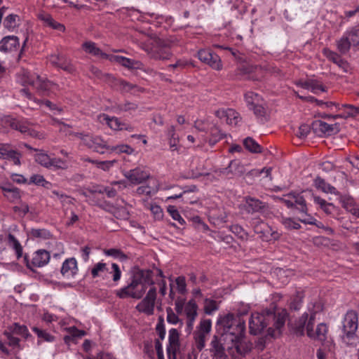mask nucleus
I'll list each match as a JSON object with an SVG mask.
<instances>
[{
	"label": "nucleus",
	"instance_id": "nucleus-64",
	"mask_svg": "<svg viewBox=\"0 0 359 359\" xmlns=\"http://www.w3.org/2000/svg\"><path fill=\"white\" fill-rule=\"evenodd\" d=\"M149 209L156 220H161L163 219V211L161 206L154 203L150 205Z\"/></svg>",
	"mask_w": 359,
	"mask_h": 359
},
{
	"label": "nucleus",
	"instance_id": "nucleus-30",
	"mask_svg": "<svg viewBox=\"0 0 359 359\" xmlns=\"http://www.w3.org/2000/svg\"><path fill=\"white\" fill-rule=\"evenodd\" d=\"M109 264L104 262H98L91 269L90 273L93 278L102 277L104 280H108L107 270Z\"/></svg>",
	"mask_w": 359,
	"mask_h": 359
},
{
	"label": "nucleus",
	"instance_id": "nucleus-33",
	"mask_svg": "<svg viewBox=\"0 0 359 359\" xmlns=\"http://www.w3.org/2000/svg\"><path fill=\"white\" fill-rule=\"evenodd\" d=\"M245 208L248 212H264L265 205L258 199L248 198H246Z\"/></svg>",
	"mask_w": 359,
	"mask_h": 359
},
{
	"label": "nucleus",
	"instance_id": "nucleus-28",
	"mask_svg": "<svg viewBox=\"0 0 359 359\" xmlns=\"http://www.w3.org/2000/svg\"><path fill=\"white\" fill-rule=\"evenodd\" d=\"M156 332L158 335L159 339L155 341V349L157 353L158 359H164L163 350L161 344L165 336V330L163 324L158 323L156 327Z\"/></svg>",
	"mask_w": 359,
	"mask_h": 359
},
{
	"label": "nucleus",
	"instance_id": "nucleus-18",
	"mask_svg": "<svg viewBox=\"0 0 359 359\" xmlns=\"http://www.w3.org/2000/svg\"><path fill=\"white\" fill-rule=\"evenodd\" d=\"M323 309V304L320 299H314L311 300L307 306L308 323H315L316 319L320 318V316Z\"/></svg>",
	"mask_w": 359,
	"mask_h": 359
},
{
	"label": "nucleus",
	"instance_id": "nucleus-6",
	"mask_svg": "<svg viewBox=\"0 0 359 359\" xmlns=\"http://www.w3.org/2000/svg\"><path fill=\"white\" fill-rule=\"evenodd\" d=\"M212 329V321L204 319L200 322L194 333V343L191 352L189 353L188 359H197L200 352L205 348V341Z\"/></svg>",
	"mask_w": 359,
	"mask_h": 359
},
{
	"label": "nucleus",
	"instance_id": "nucleus-4",
	"mask_svg": "<svg viewBox=\"0 0 359 359\" xmlns=\"http://www.w3.org/2000/svg\"><path fill=\"white\" fill-rule=\"evenodd\" d=\"M18 81L22 86H32L41 95H49L55 93L58 88L57 85L24 69L18 74Z\"/></svg>",
	"mask_w": 359,
	"mask_h": 359
},
{
	"label": "nucleus",
	"instance_id": "nucleus-20",
	"mask_svg": "<svg viewBox=\"0 0 359 359\" xmlns=\"http://www.w3.org/2000/svg\"><path fill=\"white\" fill-rule=\"evenodd\" d=\"M134 15H138L137 17V20H147L149 22H156V25H161L163 22H166L168 24H171L172 22V17L163 16L157 15L153 13H141L138 11H133Z\"/></svg>",
	"mask_w": 359,
	"mask_h": 359
},
{
	"label": "nucleus",
	"instance_id": "nucleus-54",
	"mask_svg": "<svg viewBox=\"0 0 359 359\" xmlns=\"http://www.w3.org/2000/svg\"><path fill=\"white\" fill-rule=\"evenodd\" d=\"M82 47L86 53L93 55L98 56L103 55L102 51L96 46V44L94 42L86 41L83 43Z\"/></svg>",
	"mask_w": 359,
	"mask_h": 359
},
{
	"label": "nucleus",
	"instance_id": "nucleus-29",
	"mask_svg": "<svg viewBox=\"0 0 359 359\" xmlns=\"http://www.w3.org/2000/svg\"><path fill=\"white\" fill-rule=\"evenodd\" d=\"M245 172L244 166L239 161H231L229 166L222 170V173L227 176L231 175H241Z\"/></svg>",
	"mask_w": 359,
	"mask_h": 359
},
{
	"label": "nucleus",
	"instance_id": "nucleus-17",
	"mask_svg": "<svg viewBox=\"0 0 359 359\" xmlns=\"http://www.w3.org/2000/svg\"><path fill=\"white\" fill-rule=\"evenodd\" d=\"M11 126L14 129L20 131L25 136L36 137L39 140L44 139L46 137L44 133L34 130L29 123L25 121H15L12 123Z\"/></svg>",
	"mask_w": 359,
	"mask_h": 359
},
{
	"label": "nucleus",
	"instance_id": "nucleus-11",
	"mask_svg": "<svg viewBox=\"0 0 359 359\" xmlns=\"http://www.w3.org/2000/svg\"><path fill=\"white\" fill-rule=\"evenodd\" d=\"M97 121L101 123H106L111 129L114 130L133 131L134 128L129 123L121 122L117 117H110L107 114H100L97 116Z\"/></svg>",
	"mask_w": 359,
	"mask_h": 359
},
{
	"label": "nucleus",
	"instance_id": "nucleus-16",
	"mask_svg": "<svg viewBox=\"0 0 359 359\" xmlns=\"http://www.w3.org/2000/svg\"><path fill=\"white\" fill-rule=\"evenodd\" d=\"M315 323H307L306 324V334L313 339L325 341L327 339L328 332V327L325 323H319L316 329L313 330Z\"/></svg>",
	"mask_w": 359,
	"mask_h": 359
},
{
	"label": "nucleus",
	"instance_id": "nucleus-21",
	"mask_svg": "<svg viewBox=\"0 0 359 359\" xmlns=\"http://www.w3.org/2000/svg\"><path fill=\"white\" fill-rule=\"evenodd\" d=\"M37 18L46 27L61 32H64L65 31V27L63 24L55 21L50 14L45 11H40L37 14Z\"/></svg>",
	"mask_w": 359,
	"mask_h": 359
},
{
	"label": "nucleus",
	"instance_id": "nucleus-7",
	"mask_svg": "<svg viewBox=\"0 0 359 359\" xmlns=\"http://www.w3.org/2000/svg\"><path fill=\"white\" fill-rule=\"evenodd\" d=\"M358 327V316L356 311H348L343 320V341L348 345H353L358 341L355 332Z\"/></svg>",
	"mask_w": 359,
	"mask_h": 359
},
{
	"label": "nucleus",
	"instance_id": "nucleus-44",
	"mask_svg": "<svg viewBox=\"0 0 359 359\" xmlns=\"http://www.w3.org/2000/svg\"><path fill=\"white\" fill-rule=\"evenodd\" d=\"M68 335L64 337V341L67 344H69L73 342L76 338H80L85 334L84 331H81L76 328L75 327H69L67 328Z\"/></svg>",
	"mask_w": 359,
	"mask_h": 359
},
{
	"label": "nucleus",
	"instance_id": "nucleus-63",
	"mask_svg": "<svg viewBox=\"0 0 359 359\" xmlns=\"http://www.w3.org/2000/svg\"><path fill=\"white\" fill-rule=\"evenodd\" d=\"M218 309L217 304L215 301L206 299L204 304V311L205 313L210 315Z\"/></svg>",
	"mask_w": 359,
	"mask_h": 359
},
{
	"label": "nucleus",
	"instance_id": "nucleus-47",
	"mask_svg": "<svg viewBox=\"0 0 359 359\" xmlns=\"http://www.w3.org/2000/svg\"><path fill=\"white\" fill-rule=\"evenodd\" d=\"M93 142L90 149L98 153L104 154L106 149H109V147L100 136H94Z\"/></svg>",
	"mask_w": 359,
	"mask_h": 359
},
{
	"label": "nucleus",
	"instance_id": "nucleus-25",
	"mask_svg": "<svg viewBox=\"0 0 359 359\" xmlns=\"http://www.w3.org/2000/svg\"><path fill=\"white\" fill-rule=\"evenodd\" d=\"M49 259V253L45 250H39L33 255L31 264L27 262V266L32 269V266L42 267L48 264Z\"/></svg>",
	"mask_w": 359,
	"mask_h": 359
},
{
	"label": "nucleus",
	"instance_id": "nucleus-32",
	"mask_svg": "<svg viewBox=\"0 0 359 359\" xmlns=\"http://www.w3.org/2000/svg\"><path fill=\"white\" fill-rule=\"evenodd\" d=\"M107 276H109V279L111 278L113 280L114 285H117L122 276V271L119 265L116 263L110 264L107 270Z\"/></svg>",
	"mask_w": 359,
	"mask_h": 359
},
{
	"label": "nucleus",
	"instance_id": "nucleus-46",
	"mask_svg": "<svg viewBox=\"0 0 359 359\" xmlns=\"http://www.w3.org/2000/svg\"><path fill=\"white\" fill-rule=\"evenodd\" d=\"M20 92L23 95H25V97H27V98H29L31 100H33L34 102H37V104L39 105H45L46 107H48L51 110H57L58 111H61L60 109L57 108L54 104H53L51 102H50L48 100L43 101V100H36L35 99H33L32 94L26 88L22 89Z\"/></svg>",
	"mask_w": 359,
	"mask_h": 359
},
{
	"label": "nucleus",
	"instance_id": "nucleus-31",
	"mask_svg": "<svg viewBox=\"0 0 359 359\" xmlns=\"http://www.w3.org/2000/svg\"><path fill=\"white\" fill-rule=\"evenodd\" d=\"M299 85L304 89L311 90L313 93L325 91V88L315 79H308L304 81H300Z\"/></svg>",
	"mask_w": 359,
	"mask_h": 359
},
{
	"label": "nucleus",
	"instance_id": "nucleus-37",
	"mask_svg": "<svg viewBox=\"0 0 359 359\" xmlns=\"http://www.w3.org/2000/svg\"><path fill=\"white\" fill-rule=\"evenodd\" d=\"M32 330L38 337V344L43 341L53 342L55 339V337L53 335L50 334L47 331L41 330L37 327H33Z\"/></svg>",
	"mask_w": 359,
	"mask_h": 359
},
{
	"label": "nucleus",
	"instance_id": "nucleus-8",
	"mask_svg": "<svg viewBox=\"0 0 359 359\" xmlns=\"http://www.w3.org/2000/svg\"><path fill=\"white\" fill-rule=\"evenodd\" d=\"M154 42L155 45L153 47L144 46L143 49L155 60H169L172 55L168 48L170 45L160 39L156 40Z\"/></svg>",
	"mask_w": 359,
	"mask_h": 359
},
{
	"label": "nucleus",
	"instance_id": "nucleus-40",
	"mask_svg": "<svg viewBox=\"0 0 359 359\" xmlns=\"http://www.w3.org/2000/svg\"><path fill=\"white\" fill-rule=\"evenodd\" d=\"M245 100L250 109H252L253 107L258 105L259 103H262L264 101L259 94L254 92H248L245 93Z\"/></svg>",
	"mask_w": 359,
	"mask_h": 359
},
{
	"label": "nucleus",
	"instance_id": "nucleus-45",
	"mask_svg": "<svg viewBox=\"0 0 359 359\" xmlns=\"http://www.w3.org/2000/svg\"><path fill=\"white\" fill-rule=\"evenodd\" d=\"M28 184L41 186L46 189H50L52 187V184L46 181L43 176L39 174L32 175L28 180Z\"/></svg>",
	"mask_w": 359,
	"mask_h": 359
},
{
	"label": "nucleus",
	"instance_id": "nucleus-38",
	"mask_svg": "<svg viewBox=\"0 0 359 359\" xmlns=\"http://www.w3.org/2000/svg\"><path fill=\"white\" fill-rule=\"evenodd\" d=\"M314 185L318 189L321 190L325 193L333 194H338V192L337 191L336 189L334 187L327 183L323 179L320 177L316 178V180H314Z\"/></svg>",
	"mask_w": 359,
	"mask_h": 359
},
{
	"label": "nucleus",
	"instance_id": "nucleus-52",
	"mask_svg": "<svg viewBox=\"0 0 359 359\" xmlns=\"http://www.w3.org/2000/svg\"><path fill=\"white\" fill-rule=\"evenodd\" d=\"M19 17L17 15H8L4 22V27L9 31H13L18 25Z\"/></svg>",
	"mask_w": 359,
	"mask_h": 359
},
{
	"label": "nucleus",
	"instance_id": "nucleus-50",
	"mask_svg": "<svg viewBox=\"0 0 359 359\" xmlns=\"http://www.w3.org/2000/svg\"><path fill=\"white\" fill-rule=\"evenodd\" d=\"M323 53L330 60L332 61L339 67H344L346 65L345 62L337 53L327 48H325L323 50Z\"/></svg>",
	"mask_w": 359,
	"mask_h": 359
},
{
	"label": "nucleus",
	"instance_id": "nucleus-55",
	"mask_svg": "<svg viewBox=\"0 0 359 359\" xmlns=\"http://www.w3.org/2000/svg\"><path fill=\"white\" fill-rule=\"evenodd\" d=\"M4 196L11 202H17L21 198L20 191L18 188L6 189Z\"/></svg>",
	"mask_w": 359,
	"mask_h": 359
},
{
	"label": "nucleus",
	"instance_id": "nucleus-9",
	"mask_svg": "<svg viewBox=\"0 0 359 359\" xmlns=\"http://www.w3.org/2000/svg\"><path fill=\"white\" fill-rule=\"evenodd\" d=\"M156 294V288L154 286L151 287L144 298L137 304L136 309L146 315H152L154 311Z\"/></svg>",
	"mask_w": 359,
	"mask_h": 359
},
{
	"label": "nucleus",
	"instance_id": "nucleus-14",
	"mask_svg": "<svg viewBox=\"0 0 359 359\" xmlns=\"http://www.w3.org/2000/svg\"><path fill=\"white\" fill-rule=\"evenodd\" d=\"M198 59L215 70H220L222 65L219 57L210 50L201 49L198 52Z\"/></svg>",
	"mask_w": 359,
	"mask_h": 359
},
{
	"label": "nucleus",
	"instance_id": "nucleus-34",
	"mask_svg": "<svg viewBox=\"0 0 359 359\" xmlns=\"http://www.w3.org/2000/svg\"><path fill=\"white\" fill-rule=\"evenodd\" d=\"M308 321V313H304L294 323H291L290 325L297 334L302 336L304 333V327H306V324Z\"/></svg>",
	"mask_w": 359,
	"mask_h": 359
},
{
	"label": "nucleus",
	"instance_id": "nucleus-22",
	"mask_svg": "<svg viewBox=\"0 0 359 359\" xmlns=\"http://www.w3.org/2000/svg\"><path fill=\"white\" fill-rule=\"evenodd\" d=\"M110 60L117 62L130 69H143L146 71L143 68V64L138 60H132L121 55H112L110 57Z\"/></svg>",
	"mask_w": 359,
	"mask_h": 359
},
{
	"label": "nucleus",
	"instance_id": "nucleus-39",
	"mask_svg": "<svg viewBox=\"0 0 359 359\" xmlns=\"http://www.w3.org/2000/svg\"><path fill=\"white\" fill-rule=\"evenodd\" d=\"M49 60L53 65L69 72H72L74 69L73 67L70 64L66 62L63 57L60 55H53L50 57Z\"/></svg>",
	"mask_w": 359,
	"mask_h": 359
},
{
	"label": "nucleus",
	"instance_id": "nucleus-60",
	"mask_svg": "<svg viewBox=\"0 0 359 359\" xmlns=\"http://www.w3.org/2000/svg\"><path fill=\"white\" fill-rule=\"evenodd\" d=\"M168 212L172 217V218L177 221L181 225H184L185 224L184 219L180 215L177 209L173 205H169L167 209Z\"/></svg>",
	"mask_w": 359,
	"mask_h": 359
},
{
	"label": "nucleus",
	"instance_id": "nucleus-49",
	"mask_svg": "<svg viewBox=\"0 0 359 359\" xmlns=\"http://www.w3.org/2000/svg\"><path fill=\"white\" fill-rule=\"evenodd\" d=\"M168 135L169 137V145L172 151H176L178 149L179 137L175 133L174 126H170L168 130Z\"/></svg>",
	"mask_w": 359,
	"mask_h": 359
},
{
	"label": "nucleus",
	"instance_id": "nucleus-26",
	"mask_svg": "<svg viewBox=\"0 0 359 359\" xmlns=\"http://www.w3.org/2000/svg\"><path fill=\"white\" fill-rule=\"evenodd\" d=\"M209 351L210 353V355L212 358L220 359L226 356L225 348L219 341L218 337L215 335L212 337V341L210 344Z\"/></svg>",
	"mask_w": 359,
	"mask_h": 359
},
{
	"label": "nucleus",
	"instance_id": "nucleus-62",
	"mask_svg": "<svg viewBox=\"0 0 359 359\" xmlns=\"http://www.w3.org/2000/svg\"><path fill=\"white\" fill-rule=\"evenodd\" d=\"M230 230L233 233L242 240H245L248 237V233L243 229V227L238 224L231 226Z\"/></svg>",
	"mask_w": 359,
	"mask_h": 359
},
{
	"label": "nucleus",
	"instance_id": "nucleus-51",
	"mask_svg": "<svg viewBox=\"0 0 359 359\" xmlns=\"http://www.w3.org/2000/svg\"><path fill=\"white\" fill-rule=\"evenodd\" d=\"M346 33L352 43V46L359 50V26L352 27L346 31Z\"/></svg>",
	"mask_w": 359,
	"mask_h": 359
},
{
	"label": "nucleus",
	"instance_id": "nucleus-15",
	"mask_svg": "<svg viewBox=\"0 0 359 359\" xmlns=\"http://www.w3.org/2000/svg\"><path fill=\"white\" fill-rule=\"evenodd\" d=\"M20 50L22 53V48H20L19 39L15 36H7L0 41V51L4 53L13 54Z\"/></svg>",
	"mask_w": 359,
	"mask_h": 359
},
{
	"label": "nucleus",
	"instance_id": "nucleus-53",
	"mask_svg": "<svg viewBox=\"0 0 359 359\" xmlns=\"http://www.w3.org/2000/svg\"><path fill=\"white\" fill-rule=\"evenodd\" d=\"M197 309L198 306L196 302L193 299L189 300L186 304L184 309L187 318H196L198 314Z\"/></svg>",
	"mask_w": 359,
	"mask_h": 359
},
{
	"label": "nucleus",
	"instance_id": "nucleus-24",
	"mask_svg": "<svg viewBox=\"0 0 359 359\" xmlns=\"http://www.w3.org/2000/svg\"><path fill=\"white\" fill-rule=\"evenodd\" d=\"M78 273L77 262L75 258L67 259L62 265L61 273L66 278H72Z\"/></svg>",
	"mask_w": 359,
	"mask_h": 359
},
{
	"label": "nucleus",
	"instance_id": "nucleus-59",
	"mask_svg": "<svg viewBox=\"0 0 359 359\" xmlns=\"http://www.w3.org/2000/svg\"><path fill=\"white\" fill-rule=\"evenodd\" d=\"M109 150L111 152H116L117 154L126 153L128 154H132L134 152V149L128 144H120L111 147H109Z\"/></svg>",
	"mask_w": 359,
	"mask_h": 359
},
{
	"label": "nucleus",
	"instance_id": "nucleus-48",
	"mask_svg": "<svg viewBox=\"0 0 359 359\" xmlns=\"http://www.w3.org/2000/svg\"><path fill=\"white\" fill-rule=\"evenodd\" d=\"M262 225L264 226V233L263 236H261V238L263 241H276L279 238L280 234L273 231L268 224L266 223H262Z\"/></svg>",
	"mask_w": 359,
	"mask_h": 359
},
{
	"label": "nucleus",
	"instance_id": "nucleus-35",
	"mask_svg": "<svg viewBox=\"0 0 359 359\" xmlns=\"http://www.w3.org/2000/svg\"><path fill=\"white\" fill-rule=\"evenodd\" d=\"M158 190V187L157 184L154 180H153L152 182L149 181V183L146 185L139 187L137 189L136 192L139 195L149 196L156 193Z\"/></svg>",
	"mask_w": 359,
	"mask_h": 359
},
{
	"label": "nucleus",
	"instance_id": "nucleus-43",
	"mask_svg": "<svg viewBox=\"0 0 359 359\" xmlns=\"http://www.w3.org/2000/svg\"><path fill=\"white\" fill-rule=\"evenodd\" d=\"M7 243L8 246L15 250L17 257H21L22 255V247L18 240L11 233H8Z\"/></svg>",
	"mask_w": 359,
	"mask_h": 359
},
{
	"label": "nucleus",
	"instance_id": "nucleus-2",
	"mask_svg": "<svg viewBox=\"0 0 359 359\" xmlns=\"http://www.w3.org/2000/svg\"><path fill=\"white\" fill-rule=\"evenodd\" d=\"M286 310H281L278 313L266 311L264 313H254L252 314L249 321V328L251 334L257 335L261 333L271 320L273 321V327L267 330L268 335L271 337H276L280 335L283 327L286 318Z\"/></svg>",
	"mask_w": 359,
	"mask_h": 359
},
{
	"label": "nucleus",
	"instance_id": "nucleus-19",
	"mask_svg": "<svg viewBox=\"0 0 359 359\" xmlns=\"http://www.w3.org/2000/svg\"><path fill=\"white\" fill-rule=\"evenodd\" d=\"M123 175L133 184H140L149 178V173L140 168L126 171Z\"/></svg>",
	"mask_w": 359,
	"mask_h": 359
},
{
	"label": "nucleus",
	"instance_id": "nucleus-13",
	"mask_svg": "<svg viewBox=\"0 0 359 359\" xmlns=\"http://www.w3.org/2000/svg\"><path fill=\"white\" fill-rule=\"evenodd\" d=\"M168 359H176L177 353L180 349V333L175 328L168 332V344L167 346Z\"/></svg>",
	"mask_w": 359,
	"mask_h": 359
},
{
	"label": "nucleus",
	"instance_id": "nucleus-5",
	"mask_svg": "<svg viewBox=\"0 0 359 359\" xmlns=\"http://www.w3.org/2000/svg\"><path fill=\"white\" fill-rule=\"evenodd\" d=\"M4 335L6 337L8 346L11 348V351L13 353H15L23 348V346L20 343V339L15 336H20L25 339H28L32 337L27 326L17 323L8 326L4 331ZM0 350L7 355L10 354V351L6 348V345L1 343H0Z\"/></svg>",
	"mask_w": 359,
	"mask_h": 359
},
{
	"label": "nucleus",
	"instance_id": "nucleus-58",
	"mask_svg": "<svg viewBox=\"0 0 359 359\" xmlns=\"http://www.w3.org/2000/svg\"><path fill=\"white\" fill-rule=\"evenodd\" d=\"M265 105V102L263 101L262 103H259L258 105L253 107L252 109H250L254 111L255 115L262 121H263L266 116Z\"/></svg>",
	"mask_w": 359,
	"mask_h": 359
},
{
	"label": "nucleus",
	"instance_id": "nucleus-3",
	"mask_svg": "<svg viewBox=\"0 0 359 359\" xmlns=\"http://www.w3.org/2000/svg\"><path fill=\"white\" fill-rule=\"evenodd\" d=\"M154 281L149 271L139 270L130 278L128 284L116 291V294L121 299H141L149 286H152Z\"/></svg>",
	"mask_w": 359,
	"mask_h": 359
},
{
	"label": "nucleus",
	"instance_id": "nucleus-36",
	"mask_svg": "<svg viewBox=\"0 0 359 359\" xmlns=\"http://www.w3.org/2000/svg\"><path fill=\"white\" fill-rule=\"evenodd\" d=\"M313 198L314 203L317 204L327 215H332L336 210V208L332 203H327L320 197L313 196Z\"/></svg>",
	"mask_w": 359,
	"mask_h": 359
},
{
	"label": "nucleus",
	"instance_id": "nucleus-1",
	"mask_svg": "<svg viewBox=\"0 0 359 359\" xmlns=\"http://www.w3.org/2000/svg\"><path fill=\"white\" fill-rule=\"evenodd\" d=\"M217 324L224 328L222 337L226 341H231V346H228L229 351L233 354L235 358L245 354L251 349V344L243 341L245 325V321L240 318L235 317L233 314H227L217 320Z\"/></svg>",
	"mask_w": 359,
	"mask_h": 359
},
{
	"label": "nucleus",
	"instance_id": "nucleus-42",
	"mask_svg": "<svg viewBox=\"0 0 359 359\" xmlns=\"http://www.w3.org/2000/svg\"><path fill=\"white\" fill-rule=\"evenodd\" d=\"M35 161L46 168H51V159L50 156L43 151H39L35 156Z\"/></svg>",
	"mask_w": 359,
	"mask_h": 359
},
{
	"label": "nucleus",
	"instance_id": "nucleus-12",
	"mask_svg": "<svg viewBox=\"0 0 359 359\" xmlns=\"http://www.w3.org/2000/svg\"><path fill=\"white\" fill-rule=\"evenodd\" d=\"M337 111H339V114L337 115H327L325 114L323 117H327L332 119H336L337 118H357L359 116V105L356 106L347 104L337 105Z\"/></svg>",
	"mask_w": 359,
	"mask_h": 359
},
{
	"label": "nucleus",
	"instance_id": "nucleus-27",
	"mask_svg": "<svg viewBox=\"0 0 359 359\" xmlns=\"http://www.w3.org/2000/svg\"><path fill=\"white\" fill-rule=\"evenodd\" d=\"M170 285V291L169 295L172 299L175 298L174 290L181 294H184L187 292L186 279L184 276H178Z\"/></svg>",
	"mask_w": 359,
	"mask_h": 359
},
{
	"label": "nucleus",
	"instance_id": "nucleus-10",
	"mask_svg": "<svg viewBox=\"0 0 359 359\" xmlns=\"http://www.w3.org/2000/svg\"><path fill=\"white\" fill-rule=\"evenodd\" d=\"M96 193H105L109 198H114L116 195L117 190L112 187H102L99 185L93 186L83 191L81 194L87 198V201L92 205H97L98 203L94 198Z\"/></svg>",
	"mask_w": 359,
	"mask_h": 359
},
{
	"label": "nucleus",
	"instance_id": "nucleus-41",
	"mask_svg": "<svg viewBox=\"0 0 359 359\" xmlns=\"http://www.w3.org/2000/svg\"><path fill=\"white\" fill-rule=\"evenodd\" d=\"M351 46L352 43L346 32L342 37L337 41V49L341 54L348 53Z\"/></svg>",
	"mask_w": 359,
	"mask_h": 359
},
{
	"label": "nucleus",
	"instance_id": "nucleus-61",
	"mask_svg": "<svg viewBox=\"0 0 359 359\" xmlns=\"http://www.w3.org/2000/svg\"><path fill=\"white\" fill-rule=\"evenodd\" d=\"M104 255L112 257L120 260L126 259V255L120 250L116 248H111L104 251Z\"/></svg>",
	"mask_w": 359,
	"mask_h": 359
},
{
	"label": "nucleus",
	"instance_id": "nucleus-56",
	"mask_svg": "<svg viewBox=\"0 0 359 359\" xmlns=\"http://www.w3.org/2000/svg\"><path fill=\"white\" fill-rule=\"evenodd\" d=\"M78 140H81L83 144L90 149L94 136L90 134H84L82 133H75L73 134Z\"/></svg>",
	"mask_w": 359,
	"mask_h": 359
},
{
	"label": "nucleus",
	"instance_id": "nucleus-23",
	"mask_svg": "<svg viewBox=\"0 0 359 359\" xmlns=\"http://www.w3.org/2000/svg\"><path fill=\"white\" fill-rule=\"evenodd\" d=\"M215 115L220 119H225L226 123L231 126H236L240 121L238 114L233 109H219Z\"/></svg>",
	"mask_w": 359,
	"mask_h": 359
},
{
	"label": "nucleus",
	"instance_id": "nucleus-57",
	"mask_svg": "<svg viewBox=\"0 0 359 359\" xmlns=\"http://www.w3.org/2000/svg\"><path fill=\"white\" fill-rule=\"evenodd\" d=\"M245 147L251 152L258 153L261 151L260 146L251 137H247L244 140Z\"/></svg>",
	"mask_w": 359,
	"mask_h": 359
}]
</instances>
